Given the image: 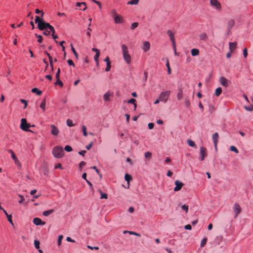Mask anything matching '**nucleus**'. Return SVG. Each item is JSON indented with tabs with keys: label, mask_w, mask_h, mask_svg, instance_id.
Listing matches in <instances>:
<instances>
[{
	"label": "nucleus",
	"mask_w": 253,
	"mask_h": 253,
	"mask_svg": "<svg viewBox=\"0 0 253 253\" xmlns=\"http://www.w3.org/2000/svg\"><path fill=\"white\" fill-rule=\"evenodd\" d=\"M87 248L88 249H90V250H99V247H92V246H90L89 245H87Z\"/></svg>",
	"instance_id": "4d7b16f0"
},
{
	"label": "nucleus",
	"mask_w": 253,
	"mask_h": 253,
	"mask_svg": "<svg viewBox=\"0 0 253 253\" xmlns=\"http://www.w3.org/2000/svg\"><path fill=\"white\" fill-rule=\"evenodd\" d=\"M200 39L202 41H206L208 40V36L206 33H203L199 36Z\"/></svg>",
	"instance_id": "aec40b11"
},
{
	"label": "nucleus",
	"mask_w": 253,
	"mask_h": 253,
	"mask_svg": "<svg viewBox=\"0 0 253 253\" xmlns=\"http://www.w3.org/2000/svg\"><path fill=\"white\" fill-rule=\"evenodd\" d=\"M13 160L14 161V163L15 164L17 165L19 167H21V163H20V162L19 161V160H18L17 158H16V159H13Z\"/></svg>",
	"instance_id": "603ef678"
},
{
	"label": "nucleus",
	"mask_w": 253,
	"mask_h": 253,
	"mask_svg": "<svg viewBox=\"0 0 253 253\" xmlns=\"http://www.w3.org/2000/svg\"><path fill=\"white\" fill-rule=\"evenodd\" d=\"M52 154L54 157L60 158L64 156V152L62 147L56 146L53 149Z\"/></svg>",
	"instance_id": "f03ea898"
},
{
	"label": "nucleus",
	"mask_w": 253,
	"mask_h": 253,
	"mask_svg": "<svg viewBox=\"0 0 253 253\" xmlns=\"http://www.w3.org/2000/svg\"><path fill=\"white\" fill-rule=\"evenodd\" d=\"M67 62L69 65L75 66V64L72 60H71V59L68 60Z\"/></svg>",
	"instance_id": "69168bd1"
},
{
	"label": "nucleus",
	"mask_w": 253,
	"mask_h": 253,
	"mask_svg": "<svg viewBox=\"0 0 253 253\" xmlns=\"http://www.w3.org/2000/svg\"><path fill=\"white\" fill-rule=\"evenodd\" d=\"M136 100L134 98H131L127 101L128 103L133 104L134 105V109L136 108V104H135Z\"/></svg>",
	"instance_id": "c756f323"
},
{
	"label": "nucleus",
	"mask_w": 253,
	"mask_h": 253,
	"mask_svg": "<svg viewBox=\"0 0 253 253\" xmlns=\"http://www.w3.org/2000/svg\"><path fill=\"white\" fill-rule=\"evenodd\" d=\"M18 196L20 198V200L18 201L19 204H22L25 200L24 197L21 195H18Z\"/></svg>",
	"instance_id": "3c124183"
},
{
	"label": "nucleus",
	"mask_w": 253,
	"mask_h": 253,
	"mask_svg": "<svg viewBox=\"0 0 253 253\" xmlns=\"http://www.w3.org/2000/svg\"><path fill=\"white\" fill-rule=\"evenodd\" d=\"M166 66H167V67L168 68V74H171V69H170V66H169V60L168 59H167Z\"/></svg>",
	"instance_id": "72a5a7b5"
},
{
	"label": "nucleus",
	"mask_w": 253,
	"mask_h": 253,
	"mask_svg": "<svg viewBox=\"0 0 253 253\" xmlns=\"http://www.w3.org/2000/svg\"><path fill=\"white\" fill-rule=\"evenodd\" d=\"M235 20L232 19H229L227 23L226 28L227 30V35H229L231 33V30L235 25Z\"/></svg>",
	"instance_id": "423d86ee"
},
{
	"label": "nucleus",
	"mask_w": 253,
	"mask_h": 253,
	"mask_svg": "<svg viewBox=\"0 0 253 253\" xmlns=\"http://www.w3.org/2000/svg\"><path fill=\"white\" fill-rule=\"evenodd\" d=\"M184 103L187 107L189 108L190 106L191 103L188 97L185 98Z\"/></svg>",
	"instance_id": "bb28decb"
},
{
	"label": "nucleus",
	"mask_w": 253,
	"mask_h": 253,
	"mask_svg": "<svg viewBox=\"0 0 253 253\" xmlns=\"http://www.w3.org/2000/svg\"><path fill=\"white\" fill-rule=\"evenodd\" d=\"M85 165V162L82 161L79 164V169L81 170H82V168Z\"/></svg>",
	"instance_id": "680f3d73"
},
{
	"label": "nucleus",
	"mask_w": 253,
	"mask_h": 253,
	"mask_svg": "<svg viewBox=\"0 0 253 253\" xmlns=\"http://www.w3.org/2000/svg\"><path fill=\"white\" fill-rule=\"evenodd\" d=\"M32 92L33 93H36L38 95H41L42 93V91L38 89L37 88H33L32 89Z\"/></svg>",
	"instance_id": "b1692460"
},
{
	"label": "nucleus",
	"mask_w": 253,
	"mask_h": 253,
	"mask_svg": "<svg viewBox=\"0 0 253 253\" xmlns=\"http://www.w3.org/2000/svg\"><path fill=\"white\" fill-rule=\"evenodd\" d=\"M63 238V235H60L58 237V246H60L61 245V241H62V240Z\"/></svg>",
	"instance_id": "8fccbe9b"
},
{
	"label": "nucleus",
	"mask_w": 253,
	"mask_h": 253,
	"mask_svg": "<svg viewBox=\"0 0 253 253\" xmlns=\"http://www.w3.org/2000/svg\"><path fill=\"white\" fill-rule=\"evenodd\" d=\"M65 150L67 152H71L72 151V148L69 145H66L64 148Z\"/></svg>",
	"instance_id": "09e8293b"
},
{
	"label": "nucleus",
	"mask_w": 253,
	"mask_h": 253,
	"mask_svg": "<svg viewBox=\"0 0 253 253\" xmlns=\"http://www.w3.org/2000/svg\"><path fill=\"white\" fill-rule=\"evenodd\" d=\"M177 99L178 100H181L183 97V91L181 88H179L178 90V92L176 95Z\"/></svg>",
	"instance_id": "6ab92c4d"
},
{
	"label": "nucleus",
	"mask_w": 253,
	"mask_h": 253,
	"mask_svg": "<svg viewBox=\"0 0 253 253\" xmlns=\"http://www.w3.org/2000/svg\"><path fill=\"white\" fill-rule=\"evenodd\" d=\"M99 55H100V52L96 53V54L94 57V60L96 62L97 65H98V64H99L98 63V58L99 57Z\"/></svg>",
	"instance_id": "2f4dec72"
},
{
	"label": "nucleus",
	"mask_w": 253,
	"mask_h": 253,
	"mask_svg": "<svg viewBox=\"0 0 253 253\" xmlns=\"http://www.w3.org/2000/svg\"><path fill=\"white\" fill-rule=\"evenodd\" d=\"M138 26V23L137 22H134L131 25V27H130V29L131 30H134L135 28H136V27H137Z\"/></svg>",
	"instance_id": "37998d69"
},
{
	"label": "nucleus",
	"mask_w": 253,
	"mask_h": 253,
	"mask_svg": "<svg viewBox=\"0 0 253 253\" xmlns=\"http://www.w3.org/2000/svg\"><path fill=\"white\" fill-rule=\"evenodd\" d=\"M35 18V23H38V24H39V22H40L41 21L43 20V19H40V17L38 16H36Z\"/></svg>",
	"instance_id": "864d4df0"
},
{
	"label": "nucleus",
	"mask_w": 253,
	"mask_h": 253,
	"mask_svg": "<svg viewBox=\"0 0 253 253\" xmlns=\"http://www.w3.org/2000/svg\"><path fill=\"white\" fill-rule=\"evenodd\" d=\"M181 209L186 211V212H188V206L186 205H183L181 206Z\"/></svg>",
	"instance_id": "49530a36"
},
{
	"label": "nucleus",
	"mask_w": 253,
	"mask_h": 253,
	"mask_svg": "<svg viewBox=\"0 0 253 253\" xmlns=\"http://www.w3.org/2000/svg\"><path fill=\"white\" fill-rule=\"evenodd\" d=\"M220 84L224 87H227L229 85L230 81L224 77H221L219 78Z\"/></svg>",
	"instance_id": "0eeeda50"
},
{
	"label": "nucleus",
	"mask_w": 253,
	"mask_h": 253,
	"mask_svg": "<svg viewBox=\"0 0 253 253\" xmlns=\"http://www.w3.org/2000/svg\"><path fill=\"white\" fill-rule=\"evenodd\" d=\"M187 143L191 147H195L196 146L194 141H193V140H192L191 139L187 140Z\"/></svg>",
	"instance_id": "cd10ccee"
},
{
	"label": "nucleus",
	"mask_w": 253,
	"mask_h": 253,
	"mask_svg": "<svg viewBox=\"0 0 253 253\" xmlns=\"http://www.w3.org/2000/svg\"><path fill=\"white\" fill-rule=\"evenodd\" d=\"M111 13L113 18L115 17V15H118V14L117 13V11L115 9H112L111 10Z\"/></svg>",
	"instance_id": "6e6d98bb"
},
{
	"label": "nucleus",
	"mask_w": 253,
	"mask_h": 253,
	"mask_svg": "<svg viewBox=\"0 0 253 253\" xmlns=\"http://www.w3.org/2000/svg\"><path fill=\"white\" fill-rule=\"evenodd\" d=\"M150 44L148 42L146 41L143 42V46L142 49L145 52L148 51L150 49Z\"/></svg>",
	"instance_id": "f3484780"
},
{
	"label": "nucleus",
	"mask_w": 253,
	"mask_h": 253,
	"mask_svg": "<svg viewBox=\"0 0 253 253\" xmlns=\"http://www.w3.org/2000/svg\"><path fill=\"white\" fill-rule=\"evenodd\" d=\"M60 73V69L59 68H58L57 70V71L56 73V75H55L56 79L59 78Z\"/></svg>",
	"instance_id": "0e129e2a"
},
{
	"label": "nucleus",
	"mask_w": 253,
	"mask_h": 253,
	"mask_svg": "<svg viewBox=\"0 0 253 253\" xmlns=\"http://www.w3.org/2000/svg\"><path fill=\"white\" fill-rule=\"evenodd\" d=\"M67 125L68 126L71 127L74 126V125L73 124L72 121L70 119H68L67 120Z\"/></svg>",
	"instance_id": "79ce46f5"
},
{
	"label": "nucleus",
	"mask_w": 253,
	"mask_h": 253,
	"mask_svg": "<svg viewBox=\"0 0 253 253\" xmlns=\"http://www.w3.org/2000/svg\"><path fill=\"white\" fill-rule=\"evenodd\" d=\"M191 52L192 56H195L199 54V50L197 48H193L191 50Z\"/></svg>",
	"instance_id": "4be33fe9"
},
{
	"label": "nucleus",
	"mask_w": 253,
	"mask_h": 253,
	"mask_svg": "<svg viewBox=\"0 0 253 253\" xmlns=\"http://www.w3.org/2000/svg\"><path fill=\"white\" fill-rule=\"evenodd\" d=\"M56 82L54 83L55 85H59L60 87H62L63 86V84L62 81L60 80V79H56Z\"/></svg>",
	"instance_id": "473e14b6"
},
{
	"label": "nucleus",
	"mask_w": 253,
	"mask_h": 253,
	"mask_svg": "<svg viewBox=\"0 0 253 253\" xmlns=\"http://www.w3.org/2000/svg\"><path fill=\"white\" fill-rule=\"evenodd\" d=\"M53 212V210H50L45 211H43L42 213V214H43V215H44L45 216H47L49 215V214L52 213Z\"/></svg>",
	"instance_id": "a878e982"
},
{
	"label": "nucleus",
	"mask_w": 253,
	"mask_h": 253,
	"mask_svg": "<svg viewBox=\"0 0 253 253\" xmlns=\"http://www.w3.org/2000/svg\"><path fill=\"white\" fill-rule=\"evenodd\" d=\"M33 223L36 225H44L45 224L44 222H42L40 218H38V217L34 218Z\"/></svg>",
	"instance_id": "dca6fc26"
},
{
	"label": "nucleus",
	"mask_w": 253,
	"mask_h": 253,
	"mask_svg": "<svg viewBox=\"0 0 253 253\" xmlns=\"http://www.w3.org/2000/svg\"><path fill=\"white\" fill-rule=\"evenodd\" d=\"M111 67V63H108L107 64V66H106V69H105V71H106V72H108V71H109L110 70Z\"/></svg>",
	"instance_id": "052dcab7"
},
{
	"label": "nucleus",
	"mask_w": 253,
	"mask_h": 253,
	"mask_svg": "<svg viewBox=\"0 0 253 253\" xmlns=\"http://www.w3.org/2000/svg\"><path fill=\"white\" fill-rule=\"evenodd\" d=\"M114 20L115 23L116 24H121L124 22L123 17L119 14L115 15V17L114 18Z\"/></svg>",
	"instance_id": "9b49d317"
},
{
	"label": "nucleus",
	"mask_w": 253,
	"mask_h": 253,
	"mask_svg": "<svg viewBox=\"0 0 253 253\" xmlns=\"http://www.w3.org/2000/svg\"><path fill=\"white\" fill-rule=\"evenodd\" d=\"M47 25H48V23H46V22H44V20H43L42 21H41L40 22H39V24L38 25V28L40 30H45V29H47Z\"/></svg>",
	"instance_id": "1a4fd4ad"
},
{
	"label": "nucleus",
	"mask_w": 253,
	"mask_h": 253,
	"mask_svg": "<svg viewBox=\"0 0 253 253\" xmlns=\"http://www.w3.org/2000/svg\"><path fill=\"white\" fill-rule=\"evenodd\" d=\"M174 184L175 185V187H174V191H179L181 188L182 187V186H183V183L178 180H176L175 182H174Z\"/></svg>",
	"instance_id": "6e6552de"
},
{
	"label": "nucleus",
	"mask_w": 253,
	"mask_h": 253,
	"mask_svg": "<svg viewBox=\"0 0 253 253\" xmlns=\"http://www.w3.org/2000/svg\"><path fill=\"white\" fill-rule=\"evenodd\" d=\"M167 34L169 36L170 41L172 42V44L174 45L175 42V39H174V34L173 33V32L170 30H169L167 31Z\"/></svg>",
	"instance_id": "ddd939ff"
},
{
	"label": "nucleus",
	"mask_w": 253,
	"mask_h": 253,
	"mask_svg": "<svg viewBox=\"0 0 253 253\" xmlns=\"http://www.w3.org/2000/svg\"><path fill=\"white\" fill-rule=\"evenodd\" d=\"M230 149L231 151L234 152L236 154H238L239 153V151L238 150L237 148L234 146H230Z\"/></svg>",
	"instance_id": "f704fd0d"
},
{
	"label": "nucleus",
	"mask_w": 253,
	"mask_h": 253,
	"mask_svg": "<svg viewBox=\"0 0 253 253\" xmlns=\"http://www.w3.org/2000/svg\"><path fill=\"white\" fill-rule=\"evenodd\" d=\"M45 105H46V99L44 98L42 99V103L40 104V107L43 110V111L45 110Z\"/></svg>",
	"instance_id": "5701e85b"
},
{
	"label": "nucleus",
	"mask_w": 253,
	"mask_h": 253,
	"mask_svg": "<svg viewBox=\"0 0 253 253\" xmlns=\"http://www.w3.org/2000/svg\"><path fill=\"white\" fill-rule=\"evenodd\" d=\"M8 152L9 153L11 154V157H12V158L13 159H16V158H17V157H16L15 154H14V153L13 152V151L12 150H11V149L8 150Z\"/></svg>",
	"instance_id": "58836bf2"
},
{
	"label": "nucleus",
	"mask_w": 253,
	"mask_h": 253,
	"mask_svg": "<svg viewBox=\"0 0 253 253\" xmlns=\"http://www.w3.org/2000/svg\"><path fill=\"white\" fill-rule=\"evenodd\" d=\"M245 109L248 111H252L253 110V105H251L250 107L245 106Z\"/></svg>",
	"instance_id": "5fc2aeb1"
},
{
	"label": "nucleus",
	"mask_w": 253,
	"mask_h": 253,
	"mask_svg": "<svg viewBox=\"0 0 253 253\" xmlns=\"http://www.w3.org/2000/svg\"><path fill=\"white\" fill-rule=\"evenodd\" d=\"M241 209L238 204H235L234 205L233 211L235 213V217H236L239 213L241 212Z\"/></svg>",
	"instance_id": "9d476101"
},
{
	"label": "nucleus",
	"mask_w": 253,
	"mask_h": 253,
	"mask_svg": "<svg viewBox=\"0 0 253 253\" xmlns=\"http://www.w3.org/2000/svg\"><path fill=\"white\" fill-rule=\"evenodd\" d=\"M40 243L39 241L37 240H35L34 241V245H35V248L37 249H40Z\"/></svg>",
	"instance_id": "c9c22d12"
},
{
	"label": "nucleus",
	"mask_w": 253,
	"mask_h": 253,
	"mask_svg": "<svg viewBox=\"0 0 253 253\" xmlns=\"http://www.w3.org/2000/svg\"><path fill=\"white\" fill-rule=\"evenodd\" d=\"M121 47L124 60L127 64H129L131 62V56L128 53V48L125 44H122Z\"/></svg>",
	"instance_id": "f257e3e1"
},
{
	"label": "nucleus",
	"mask_w": 253,
	"mask_h": 253,
	"mask_svg": "<svg viewBox=\"0 0 253 253\" xmlns=\"http://www.w3.org/2000/svg\"><path fill=\"white\" fill-rule=\"evenodd\" d=\"M111 94L109 92L105 93L103 95L104 100L106 101H109L110 100L109 98L111 96Z\"/></svg>",
	"instance_id": "412c9836"
},
{
	"label": "nucleus",
	"mask_w": 253,
	"mask_h": 253,
	"mask_svg": "<svg viewBox=\"0 0 253 253\" xmlns=\"http://www.w3.org/2000/svg\"><path fill=\"white\" fill-rule=\"evenodd\" d=\"M222 93V88L220 87H217L215 91V94L216 96H219Z\"/></svg>",
	"instance_id": "393cba45"
},
{
	"label": "nucleus",
	"mask_w": 253,
	"mask_h": 253,
	"mask_svg": "<svg viewBox=\"0 0 253 253\" xmlns=\"http://www.w3.org/2000/svg\"><path fill=\"white\" fill-rule=\"evenodd\" d=\"M152 157V153L150 152H147L145 153V157L147 159H150Z\"/></svg>",
	"instance_id": "a18cd8bd"
},
{
	"label": "nucleus",
	"mask_w": 253,
	"mask_h": 253,
	"mask_svg": "<svg viewBox=\"0 0 253 253\" xmlns=\"http://www.w3.org/2000/svg\"><path fill=\"white\" fill-rule=\"evenodd\" d=\"M243 55L245 58H246L248 56V50L246 48H244L243 49Z\"/></svg>",
	"instance_id": "13d9d810"
},
{
	"label": "nucleus",
	"mask_w": 253,
	"mask_h": 253,
	"mask_svg": "<svg viewBox=\"0 0 253 253\" xmlns=\"http://www.w3.org/2000/svg\"><path fill=\"white\" fill-rule=\"evenodd\" d=\"M170 90H167L161 92L159 95V98L161 101L166 102L170 94Z\"/></svg>",
	"instance_id": "20e7f679"
},
{
	"label": "nucleus",
	"mask_w": 253,
	"mask_h": 253,
	"mask_svg": "<svg viewBox=\"0 0 253 253\" xmlns=\"http://www.w3.org/2000/svg\"><path fill=\"white\" fill-rule=\"evenodd\" d=\"M154 124H153V123H149V124H148V127H149V128L150 129H151L153 128V127H154Z\"/></svg>",
	"instance_id": "338daca9"
},
{
	"label": "nucleus",
	"mask_w": 253,
	"mask_h": 253,
	"mask_svg": "<svg viewBox=\"0 0 253 253\" xmlns=\"http://www.w3.org/2000/svg\"><path fill=\"white\" fill-rule=\"evenodd\" d=\"M99 192L101 194V199H107L108 196L107 194L102 193L101 190H99Z\"/></svg>",
	"instance_id": "e433bc0d"
},
{
	"label": "nucleus",
	"mask_w": 253,
	"mask_h": 253,
	"mask_svg": "<svg viewBox=\"0 0 253 253\" xmlns=\"http://www.w3.org/2000/svg\"><path fill=\"white\" fill-rule=\"evenodd\" d=\"M229 49L231 52H233L237 47L236 42H230L229 43Z\"/></svg>",
	"instance_id": "a211bd4d"
},
{
	"label": "nucleus",
	"mask_w": 253,
	"mask_h": 253,
	"mask_svg": "<svg viewBox=\"0 0 253 253\" xmlns=\"http://www.w3.org/2000/svg\"><path fill=\"white\" fill-rule=\"evenodd\" d=\"M35 36L37 38H38V42L39 43H41L42 41V37L41 35H38L37 34H35Z\"/></svg>",
	"instance_id": "a19ab883"
},
{
	"label": "nucleus",
	"mask_w": 253,
	"mask_h": 253,
	"mask_svg": "<svg viewBox=\"0 0 253 253\" xmlns=\"http://www.w3.org/2000/svg\"><path fill=\"white\" fill-rule=\"evenodd\" d=\"M82 130L83 132V134L84 136H87V133L86 131V127L85 126H82Z\"/></svg>",
	"instance_id": "4c0bfd02"
},
{
	"label": "nucleus",
	"mask_w": 253,
	"mask_h": 253,
	"mask_svg": "<svg viewBox=\"0 0 253 253\" xmlns=\"http://www.w3.org/2000/svg\"><path fill=\"white\" fill-rule=\"evenodd\" d=\"M51 128V133L53 135H57L59 133V130L54 125H52L50 126Z\"/></svg>",
	"instance_id": "2eb2a0df"
},
{
	"label": "nucleus",
	"mask_w": 253,
	"mask_h": 253,
	"mask_svg": "<svg viewBox=\"0 0 253 253\" xmlns=\"http://www.w3.org/2000/svg\"><path fill=\"white\" fill-rule=\"evenodd\" d=\"M212 140L213 141L214 147H215V149H216L217 148V142H218V133L217 132L214 133L212 135Z\"/></svg>",
	"instance_id": "4468645a"
},
{
	"label": "nucleus",
	"mask_w": 253,
	"mask_h": 253,
	"mask_svg": "<svg viewBox=\"0 0 253 253\" xmlns=\"http://www.w3.org/2000/svg\"><path fill=\"white\" fill-rule=\"evenodd\" d=\"M125 179L129 183V181L132 179V177L130 175L126 173L125 174Z\"/></svg>",
	"instance_id": "7c9ffc66"
},
{
	"label": "nucleus",
	"mask_w": 253,
	"mask_h": 253,
	"mask_svg": "<svg viewBox=\"0 0 253 253\" xmlns=\"http://www.w3.org/2000/svg\"><path fill=\"white\" fill-rule=\"evenodd\" d=\"M210 3L211 6L215 10L220 12L222 9V6L220 3L217 0H210Z\"/></svg>",
	"instance_id": "39448f33"
},
{
	"label": "nucleus",
	"mask_w": 253,
	"mask_h": 253,
	"mask_svg": "<svg viewBox=\"0 0 253 253\" xmlns=\"http://www.w3.org/2000/svg\"><path fill=\"white\" fill-rule=\"evenodd\" d=\"M207 242V238H204L202 240V241H201V247H204V246L206 245V244Z\"/></svg>",
	"instance_id": "c03bdc74"
},
{
	"label": "nucleus",
	"mask_w": 253,
	"mask_h": 253,
	"mask_svg": "<svg viewBox=\"0 0 253 253\" xmlns=\"http://www.w3.org/2000/svg\"><path fill=\"white\" fill-rule=\"evenodd\" d=\"M184 228L186 229V230H191V228H192V227L191 226V225L190 224H187L185 226H184Z\"/></svg>",
	"instance_id": "774afa93"
},
{
	"label": "nucleus",
	"mask_w": 253,
	"mask_h": 253,
	"mask_svg": "<svg viewBox=\"0 0 253 253\" xmlns=\"http://www.w3.org/2000/svg\"><path fill=\"white\" fill-rule=\"evenodd\" d=\"M128 233L130 235H134L138 237H140V234L139 233H137L136 232H134L133 231L128 232Z\"/></svg>",
	"instance_id": "e2e57ef3"
},
{
	"label": "nucleus",
	"mask_w": 253,
	"mask_h": 253,
	"mask_svg": "<svg viewBox=\"0 0 253 253\" xmlns=\"http://www.w3.org/2000/svg\"><path fill=\"white\" fill-rule=\"evenodd\" d=\"M21 125H20V128L24 130V131H30V132H33V131L29 129V128L31 126L30 125V124H28L27 123V120L25 118H23L21 119Z\"/></svg>",
	"instance_id": "7ed1b4c3"
},
{
	"label": "nucleus",
	"mask_w": 253,
	"mask_h": 253,
	"mask_svg": "<svg viewBox=\"0 0 253 253\" xmlns=\"http://www.w3.org/2000/svg\"><path fill=\"white\" fill-rule=\"evenodd\" d=\"M7 220L9 221V222L12 225H13V223L12 220V215L11 214L8 215L7 216Z\"/></svg>",
	"instance_id": "de8ad7c7"
},
{
	"label": "nucleus",
	"mask_w": 253,
	"mask_h": 253,
	"mask_svg": "<svg viewBox=\"0 0 253 253\" xmlns=\"http://www.w3.org/2000/svg\"><path fill=\"white\" fill-rule=\"evenodd\" d=\"M207 150L204 147H201L200 148V154L201 156V161H203L205 157L207 156Z\"/></svg>",
	"instance_id": "f8f14e48"
},
{
	"label": "nucleus",
	"mask_w": 253,
	"mask_h": 253,
	"mask_svg": "<svg viewBox=\"0 0 253 253\" xmlns=\"http://www.w3.org/2000/svg\"><path fill=\"white\" fill-rule=\"evenodd\" d=\"M47 25V29H48L49 30V31H50V32L53 31V30H54V28L52 26L50 25L49 23H48V25Z\"/></svg>",
	"instance_id": "bf43d9fd"
},
{
	"label": "nucleus",
	"mask_w": 253,
	"mask_h": 253,
	"mask_svg": "<svg viewBox=\"0 0 253 253\" xmlns=\"http://www.w3.org/2000/svg\"><path fill=\"white\" fill-rule=\"evenodd\" d=\"M71 49H72V51H73L74 54L75 55V56H76V58H78V54L77 53V52H76L75 48L73 47V46L72 45V44H71Z\"/></svg>",
	"instance_id": "ea45409f"
},
{
	"label": "nucleus",
	"mask_w": 253,
	"mask_h": 253,
	"mask_svg": "<svg viewBox=\"0 0 253 253\" xmlns=\"http://www.w3.org/2000/svg\"><path fill=\"white\" fill-rule=\"evenodd\" d=\"M139 0H132L127 2V4L128 5H136L137 4Z\"/></svg>",
	"instance_id": "c85d7f7f"
}]
</instances>
